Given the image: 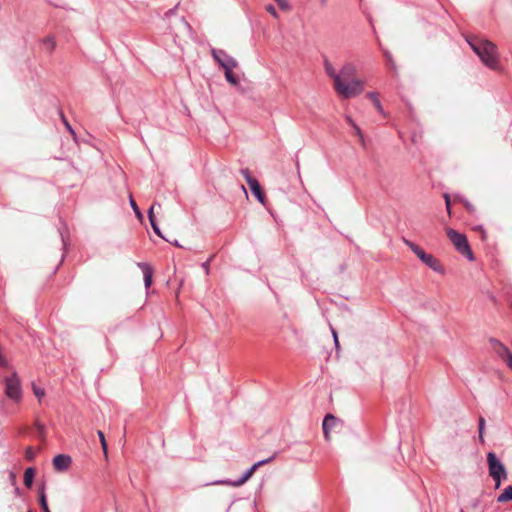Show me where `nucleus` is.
I'll list each match as a JSON object with an SVG mask.
<instances>
[{
    "instance_id": "obj_15",
    "label": "nucleus",
    "mask_w": 512,
    "mask_h": 512,
    "mask_svg": "<svg viewBox=\"0 0 512 512\" xmlns=\"http://www.w3.org/2000/svg\"><path fill=\"white\" fill-rule=\"evenodd\" d=\"M356 73V68L352 63H346L340 70L339 75H341V79L343 81H347L350 78H354L353 76Z\"/></svg>"
},
{
    "instance_id": "obj_19",
    "label": "nucleus",
    "mask_w": 512,
    "mask_h": 512,
    "mask_svg": "<svg viewBox=\"0 0 512 512\" xmlns=\"http://www.w3.org/2000/svg\"><path fill=\"white\" fill-rule=\"evenodd\" d=\"M42 44L44 49L49 53H51L56 47V42L53 36L44 38Z\"/></svg>"
},
{
    "instance_id": "obj_13",
    "label": "nucleus",
    "mask_w": 512,
    "mask_h": 512,
    "mask_svg": "<svg viewBox=\"0 0 512 512\" xmlns=\"http://www.w3.org/2000/svg\"><path fill=\"white\" fill-rule=\"evenodd\" d=\"M338 422L339 420L332 414L325 416L322 423V428L326 440L330 439V431L337 426Z\"/></svg>"
},
{
    "instance_id": "obj_32",
    "label": "nucleus",
    "mask_w": 512,
    "mask_h": 512,
    "mask_svg": "<svg viewBox=\"0 0 512 512\" xmlns=\"http://www.w3.org/2000/svg\"><path fill=\"white\" fill-rule=\"evenodd\" d=\"M352 128L354 129L355 134L359 137L360 141L363 143L364 139L360 128L357 126V124H355Z\"/></svg>"
},
{
    "instance_id": "obj_41",
    "label": "nucleus",
    "mask_w": 512,
    "mask_h": 512,
    "mask_svg": "<svg viewBox=\"0 0 512 512\" xmlns=\"http://www.w3.org/2000/svg\"><path fill=\"white\" fill-rule=\"evenodd\" d=\"M346 121L353 127L356 123L353 121V119L350 116H346Z\"/></svg>"
},
{
    "instance_id": "obj_35",
    "label": "nucleus",
    "mask_w": 512,
    "mask_h": 512,
    "mask_svg": "<svg viewBox=\"0 0 512 512\" xmlns=\"http://www.w3.org/2000/svg\"><path fill=\"white\" fill-rule=\"evenodd\" d=\"M331 331H332V335H333V338H334L335 346H336V348H338L339 347V342H338L337 332L333 328H331Z\"/></svg>"
},
{
    "instance_id": "obj_45",
    "label": "nucleus",
    "mask_w": 512,
    "mask_h": 512,
    "mask_svg": "<svg viewBox=\"0 0 512 512\" xmlns=\"http://www.w3.org/2000/svg\"><path fill=\"white\" fill-rule=\"evenodd\" d=\"M322 2H325V0H322Z\"/></svg>"
},
{
    "instance_id": "obj_12",
    "label": "nucleus",
    "mask_w": 512,
    "mask_h": 512,
    "mask_svg": "<svg viewBox=\"0 0 512 512\" xmlns=\"http://www.w3.org/2000/svg\"><path fill=\"white\" fill-rule=\"evenodd\" d=\"M72 459L69 455L59 454L53 458V466L57 471H65L69 468Z\"/></svg>"
},
{
    "instance_id": "obj_31",
    "label": "nucleus",
    "mask_w": 512,
    "mask_h": 512,
    "mask_svg": "<svg viewBox=\"0 0 512 512\" xmlns=\"http://www.w3.org/2000/svg\"><path fill=\"white\" fill-rule=\"evenodd\" d=\"M279 7L283 10H288L290 8L288 2L286 0H275Z\"/></svg>"
},
{
    "instance_id": "obj_9",
    "label": "nucleus",
    "mask_w": 512,
    "mask_h": 512,
    "mask_svg": "<svg viewBox=\"0 0 512 512\" xmlns=\"http://www.w3.org/2000/svg\"><path fill=\"white\" fill-rule=\"evenodd\" d=\"M492 350L505 362V364L512 370V353L507 346L497 339H490Z\"/></svg>"
},
{
    "instance_id": "obj_16",
    "label": "nucleus",
    "mask_w": 512,
    "mask_h": 512,
    "mask_svg": "<svg viewBox=\"0 0 512 512\" xmlns=\"http://www.w3.org/2000/svg\"><path fill=\"white\" fill-rule=\"evenodd\" d=\"M324 69L327 75L333 79L334 86L341 80V75L336 72L334 66L327 59L324 60Z\"/></svg>"
},
{
    "instance_id": "obj_37",
    "label": "nucleus",
    "mask_w": 512,
    "mask_h": 512,
    "mask_svg": "<svg viewBox=\"0 0 512 512\" xmlns=\"http://www.w3.org/2000/svg\"><path fill=\"white\" fill-rule=\"evenodd\" d=\"M209 263H210V260H207L206 262H204L202 264V268L204 269L205 273L208 275L209 274Z\"/></svg>"
},
{
    "instance_id": "obj_44",
    "label": "nucleus",
    "mask_w": 512,
    "mask_h": 512,
    "mask_svg": "<svg viewBox=\"0 0 512 512\" xmlns=\"http://www.w3.org/2000/svg\"><path fill=\"white\" fill-rule=\"evenodd\" d=\"M296 166H297L298 174H300V172H299V163L298 162L296 163Z\"/></svg>"
},
{
    "instance_id": "obj_2",
    "label": "nucleus",
    "mask_w": 512,
    "mask_h": 512,
    "mask_svg": "<svg viewBox=\"0 0 512 512\" xmlns=\"http://www.w3.org/2000/svg\"><path fill=\"white\" fill-rule=\"evenodd\" d=\"M489 476L495 482V489H499L502 481L507 479V471L504 464L498 459L494 452L487 454Z\"/></svg>"
},
{
    "instance_id": "obj_38",
    "label": "nucleus",
    "mask_w": 512,
    "mask_h": 512,
    "mask_svg": "<svg viewBox=\"0 0 512 512\" xmlns=\"http://www.w3.org/2000/svg\"><path fill=\"white\" fill-rule=\"evenodd\" d=\"M384 56L386 57V59L390 62L391 66L394 65L393 61H392V57H391V53L389 51H385L384 52Z\"/></svg>"
},
{
    "instance_id": "obj_7",
    "label": "nucleus",
    "mask_w": 512,
    "mask_h": 512,
    "mask_svg": "<svg viewBox=\"0 0 512 512\" xmlns=\"http://www.w3.org/2000/svg\"><path fill=\"white\" fill-rule=\"evenodd\" d=\"M240 173L241 175L244 177V179L246 180L247 184L249 185L250 187V190L251 192L254 194V196L257 198V200L264 204V201H265V195L264 193L262 192V189L260 187V184L259 182L257 181V179H255L248 168H243L240 170Z\"/></svg>"
},
{
    "instance_id": "obj_21",
    "label": "nucleus",
    "mask_w": 512,
    "mask_h": 512,
    "mask_svg": "<svg viewBox=\"0 0 512 512\" xmlns=\"http://www.w3.org/2000/svg\"><path fill=\"white\" fill-rule=\"evenodd\" d=\"M455 199L462 202L465 206V208L470 212V213H473L475 211V208L474 206L468 201L466 200L465 198H463L462 196L460 195H455Z\"/></svg>"
},
{
    "instance_id": "obj_33",
    "label": "nucleus",
    "mask_w": 512,
    "mask_h": 512,
    "mask_svg": "<svg viewBox=\"0 0 512 512\" xmlns=\"http://www.w3.org/2000/svg\"><path fill=\"white\" fill-rule=\"evenodd\" d=\"M444 199H445V204H446L447 211L450 214L451 202H450L449 194L445 193L444 194Z\"/></svg>"
},
{
    "instance_id": "obj_34",
    "label": "nucleus",
    "mask_w": 512,
    "mask_h": 512,
    "mask_svg": "<svg viewBox=\"0 0 512 512\" xmlns=\"http://www.w3.org/2000/svg\"><path fill=\"white\" fill-rule=\"evenodd\" d=\"M61 117H62V120H63V123L64 125L66 126V128L69 130V132L71 134H74V130L72 129L71 125L69 124V122L65 119V117L61 114Z\"/></svg>"
},
{
    "instance_id": "obj_5",
    "label": "nucleus",
    "mask_w": 512,
    "mask_h": 512,
    "mask_svg": "<svg viewBox=\"0 0 512 512\" xmlns=\"http://www.w3.org/2000/svg\"><path fill=\"white\" fill-rule=\"evenodd\" d=\"M447 236L459 253L465 255L471 261L474 259L473 253L464 234H461L454 229H448Z\"/></svg>"
},
{
    "instance_id": "obj_11",
    "label": "nucleus",
    "mask_w": 512,
    "mask_h": 512,
    "mask_svg": "<svg viewBox=\"0 0 512 512\" xmlns=\"http://www.w3.org/2000/svg\"><path fill=\"white\" fill-rule=\"evenodd\" d=\"M256 467L254 465H252L243 475L242 477H240L239 479H237L236 481H229V480H221V481H217L216 483L217 484H226V485H231V486H234V487H238V486H241L243 485L245 482H247L253 475V473L256 471Z\"/></svg>"
},
{
    "instance_id": "obj_1",
    "label": "nucleus",
    "mask_w": 512,
    "mask_h": 512,
    "mask_svg": "<svg viewBox=\"0 0 512 512\" xmlns=\"http://www.w3.org/2000/svg\"><path fill=\"white\" fill-rule=\"evenodd\" d=\"M467 42L484 65L493 70L499 68L497 46L494 43L479 37H470Z\"/></svg>"
},
{
    "instance_id": "obj_42",
    "label": "nucleus",
    "mask_w": 512,
    "mask_h": 512,
    "mask_svg": "<svg viewBox=\"0 0 512 512\" xmlns=\"http://www.w3.org/2000/svg\"><path fill=\"white\" fill-rule=\"evenodd\" d=\"M61 238H62V242H63V245L65 246L66 245V242H65V239L63 237V235L61 234Z\"/></svg>"
},
{
    "instance_id": "obj_24",
    "label": "nucleus",
    "mask_w": 512,
    "mask_h": 512,
    "mask_svg": "<svg viewBox=\"0 0 512 512\" xmlns=\"http://www.w3.org/2000/svg\"><path fill=\"white\" fill-rule=\"evenodd\" d=\"M39 502L43 512H50L44 491L40 493Z\"/></svg>"
},
{
    "instance_id": "obj_28",
    "label": "nucleus",
    "mask_w": 512,
    "mask_h": 512,
    "mask_svg": "<svg viewBox=\"0 0 512 512\" xmlns=\"http://www.w3.org/2000/svg\"><path fill=\"white\" fill-rule=\"evenodd\" d=\"M33 392L39 400H41V398L44 397V395H45L44 389L37 387L36 385H33Z\"/></svg>"
},
{
    "instance_id": "obj_39",
    "label": "nucleus",
    "mask_w": 512,
    "mask_h": 512,
    "mask_svg": "<svg viewBox=\"0 0 512 512\" xmlns=\"http://www.w3.org/2000/svg\"><path fill=\"white\" fill-rule=\"evenodd\" d=\"M367 97L371 99L373 102L375 101V98H378V95L376 92H368Z\"/></svg>"
},
{
    "instance_id": "obj_8",
    "label": "nucleus",
    "mask_w": 512,
    "mask_h": 512,
    "mask_svg": "<svg viewBox=\"0 0 512 512\" xmlns=\"http://www.w3.org/2000/svg\"><path fill=\"white\" fill-rule=\"evenodd\" d=\"M214 60L224 69L233 70L237 66V61L229 56L224 50L215 49L211 50Z\"/></svg>"
},
{
    "instance_id": "obj_26",
    "label": "nucleus",
    "mask_w": 512,
    "mask_h": 512,
    "mask_svg": "<svg viewBox=\"0 0 512 512\" xmlns=\"http://www.w3.org/2000/svg\"><path fill=\"white\" fill-rule=\"evenodd\" d=\"M129 202H130V206H131V208L133 209L134 213H135L138 217H141V216H142V214H141V212H140V209L138 208V206H137V204H136V202H135V200L133 199V197H132V196H130V200H129Z\"/></svg>"
},
{
    "instance_id": "obj_3",
    "label": "nucleus",
    "mask_w": 512,
    "mask_h": 512,
    "mask_svg": "<svg viewBox=\"0 0 512 512\" xmlns=\"http://www.w3.org/2000/svg\"><path fill=\"white\" fill-rule=\"evenodd\" d=\"M336 92L343 98H352L362 93L363 82L357 78H352L349 81H343L341 79L334 86Z\"/></svg>"
},
{
    "instance_id": "obj_43",
    "label": "nucleus",
    "mask_w": 512,
    "mask_h": 512,
    "mask_svg": "<svg viewBox=\"0 0 512 512\" xmlns=\"http://www.w3.org/2000/svg\"><path fill=\"white\" fill-rule=\"evenodd\" d=\"M173 244H174L175 246H177V247H180V244L178 243V241H175Z\"/></svg>"
},
{
    "instance_id": "obj_23",
    "label": "nucleus",
    "mask_w": 512,
    "mask_h": 512,
    "mask_svg": "<svg viewBox=\"0 0 512 512\" xmlns=\"http://www.w3.org/2000/svg\"><path fill=\"white\" fill-rule=\"evenodd\" d=\"M98 434V437H99V440L101 442V447L103 449V452H104V455L105 457L107 458L108 456V452H107V442H106V439H105V436H104V433L102 431H98L97 432Z\"/></svg>"
},
{
    "instance_id": "obj_27",
    "label": "nucleus",
    "mask_w": 512,
    "mask_h": 512,
    "mask_svg": "<svg viewBox=\"0 0 512 512\" xmlns=\"http://www.w3.org/2000/svg\"><path fill=\"white\" fill-rule=\"evenodd\" d=\"M275 457H276V454H274L273 456H271V457H269L267 459L260 460V461L256 462L253 465L256 467V469H258L259 467H261V466H263V465H265L267 463H270L272 460L275 459Z\"/></svg>"
},
{
    "instance_id": "obj_40",
    "label": "nucleus",
    "mask_w": 512,
    "mask_h": 512,
    "mask_svg": "<svg viewBox=\"0 0 512 512\" xmlns=\"http://www.w3.org/2000/svg\"><path fill=\"white\" fill-rule=\"evenodd\" d=\"M0 366H7V361L6 359L2 356V354L0 353Z\"/></svg>"
},
{
    "instance_id": "obj_14",
    "label": "nucleus",
    "mask_w": 512,
    "mask_h": 512,
    "mask_svg": "<svg viewBox=\"0 0 512 512\" xmlns=\"http://www.w3.org/2000/svg\"><path fill=\"white\" fill-rule=\"evenodd\" d=\"M137 265L143 272L145 288L149 289L152 284L153 270L147 263H138Z\"/></svg>"
},
{
    "instance_id": "obj_25",
    "label": "nucleus",
    "mask_w": 512,
    "mask_h": 512,
    "mask_svg": "<svg viewBox=\"0 0 512 512\" xmlns=\"http://www.w3.org/2000/svg\"><path fill=\"white\" fill-rule=\"evenodd\" d=\"M484 428H485V419L483 417H480L479 418V439L481 442H483V433H484Z\"/></svg>"
},
{
    "instance_id": "obj_4",
    "label": "nucleus",
    "mask_w": 512,
    "mask_h": 512,
    "mask_svg": "<svg viewBox=\"0 0 512 512\" xmlns=\"http://www.w3.org/2000/svg\"><path fill=\"white\" fill-rule=\"evenodd\" d=\"M405 244L413 251L414 254L429 268L433 271L442 273L443 268L438 259H436L432 254L426 253L420 246L415 243L405 240Z\"/></svg>"
},
{
    "instance_id": "obj_10",
    "label": "nucleus",
    "mask_w": 512,
    "mask_h": 512,
    "mask_svg": "<svg viewBox=\"0 0 512 512\" xmlns=\"http://www.w3.org/2000/svg\"><path fill=\"white\" fill-rule=\"evenodd\" d=\"M256 467L254 465H252L243 475L242 477H240L239 479H237L236 481H229V480H221V481H217L216 483L217 484H226V485H231V486H234V487H238V486H241L243 485L245 482H247L253 475V473L256 471Z\"/></svg>"
},
{
    "instance_id": "obj_6",
    "label": "nucleus",
    "mask_w": 512,
    "mask_h": 512,
    "mask_svg": "<svg viewBox=\"0 0 512 512\" xmlns=\"http://www.w3.org/2000/svg\"><path fill=\"white\" fill-rule=\"evenodd\" d=\"M5 393L7 397L15 402H19L22 397V389L17 373H13L5 379Z\"/></svg>"
},
{
    "instance_id": "obj_18",
    "label": "nucleus",
    "mask_w": 512,
    "mask_h": 512,
    "mask_svg": "<svg viewBox=\"0 0 512 512\" xmlns=\"http://www.w3.org/2000/svg\"><path fill=\"white\" fill-rule=\"evenodd\" d=\"M507 501H512V485L507 486L497 497V502L499 503H505Z\"/></svg>"
},
{
    "instance_id": "obj_17",
    "label": "nucleus",
    "mask_w": 512,
    "mask_h": 512,
    "mask_svg": "<svg viewBox=\"0 0 512 512\" xmlns=\"http://www.w3.org/2000/svg\"><path fill=\"white\" fill-rule=\"evenodd\" d=\"M154 207H155V204L153 206L150 207L149 211H148V218H149V222L151 224V227L153 229V231L155 232V234H157L159 237L163 238V235L161 233V230L155 220V217H154Z\"/></svg>"
},
{
    "instance_id": "obj_29",
    "label": "nucleus",
    "mask_w": 512,
    "mask_h": 512,
    "mask_svg": "<svg viewBox=\"0 0 512 512\" xmlns=\"http://www.w3.org/2000/svg\"><path fill=\"white\" fill-rule=\"evenodd\" d=\"M266 11L271 14L274 18H278L279 15L273 5L266 6Z\"/></svg>"
},
{
    "instance_id": "obj_20",
    "label": "nucleus",
    "mask_w": 512,
    "mask_h": 512,
    "mask_svg": "<svg viewBox=\"0 0 512 512\" xmlns=\"http://www.w3.org/2000/svg\"><path fill=\"white\" fill-rule=\"evenodd\" d=\"M35 471L33 468L29 467L24 472V484L27 487H30L33 483Z\"/></svg>"
},
{
    "instance_id": "obj_36",
    "label": "nucleus",
    "mask_w": 512,
    "mask_h": 512,
    "mask_svg": "<svg viewBox=\"0 0 512 512\" xmlns=\"http://www.w3.org/2000/svg\"><path fill=\"white\" fill-rule=\"evenodd\" d=\"M373 103H374V105H375L376 109H377L379 112H382V111H383L382 105H381V103H380V101H379V99H378V98H375V101H374Z\"/></svg>"
},
{
    "instance_id": "obj_30",
    "label": "nucleus",
    "mask_w": 512,
    "mask_h": 512,
    "mask_svg": "<svg viewBox=\"0 0 512 512\" xmlns=\"http://www.w3.org/2000/svg\"><path fill=\"white\" fill-rule=\"evenodd\" d=\"M35 454H36V453H35V451H34L31 447H28V448L26 449L25 456H26V458H27L28 460H30V461H31V460H33V459H34V457H35Z\"/></svg>"
},
{
    "instance_id": "obj_22",
    "label": "nucleus",
    "mask_w": 512,
    "mask_h": 512,
    "mask_svg": "<svg viewBox=\"0 0 512 512\" xmlns=\"http://www.w3.org/2000/svg\"><path fill=\"white\" fill-rule=\"evenodd\" d=\"M224 71H225L226 80L232 85H237L239 81H238V78L233 74L232 70H224Z\"/></svg>"
}]
</instances>
